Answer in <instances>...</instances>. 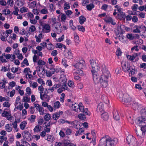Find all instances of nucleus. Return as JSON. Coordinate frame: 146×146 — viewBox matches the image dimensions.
<instances>
[{
	"label": "nucleus",
	"instance_id": "bf43d9fd",
	"mask_svg": "<svg viewBox=\"0 0 146 146\" xmlns=\"http://www.w3.org/2000/svg\"><path fill=\"white\" fill-rule=\"evenodd\" d=\"M28 9L27 8L22 7L21 8L20 11L21 13L26 12H27Z\"/></svg>",
	"mask_w": 146,
	"mask_h": 146
},
{
	"label": "nucleus",
	"instance_id": "2f4dec72",
	"mask_svg": "<svg viewBox=\"0 0 146 146\" xmlns=\"http://www.w3.org/2000/svg\"><path fill=\"white\" fill-rule=\"evenodd\" d=\"M51 118V116L50 114L49 113H47L44 115V119L46 121L49 120Z\"/></svg>",
	"mask_w": 146,
	"mask_h": 146
},
{
	"label": "nucleus",
	"instance_id": "c03bdc74",
	"mask_svg": "<svg viewBox=\"0 0 146 146\" xmlns=\"http://www.w3.org/2000/svg\"><path fill=\"white\" fill-rule=\"evenodd\" d=\"M10 104L8 102H6L4 103L3 104V106L4 107L9 108L10 106Z\"/></svg>",
	"mask_w": 146,
	"mask_h": 146
},
{
	"label": "nucleus",
	"instance_id": "72a5a7b5",
	"mask_svg": "<svg viewBox=\"0 0 146 146\" xmlns=\"http://www.w3.org/2000/svg\"><path fill=\"white\" fill-rule=\"evenodd\" d=\"M30 98H28L27 96L24 97L22 100V102H29L30 101Z\"/></svg>",
	"mask_w": 146,
	"mask_h": 146
},
{
	"label": "nucleus",
	"instance_id": "37998d69",
	"mask_svg": "<svg viewBox=\"0 0 146 146\" xmlns=\"http://www.w3.org/2000/svg\"><path fill=\"white\" fill-rule=\"evenodd\" d=\"M36 30V28L35 26L32 25L29 28V31L31 32H34Z\"/></svg>",
	"mask_w": 146,
	"mask_h": 146
},
{
	"label": "nucleus",
	"instance_id": "bb28decb",
	"mask_svg": "<svg viewBox=\"0 0 146 146\" xmlns=\"http://www.w3.org/2000/svg\"><path fill=\"white\" fill-rule=\"evenodd\" d=\"M141 131L143 135H145V132L146 131V125L143 126L141 128Z\"/></svg>",
	"mask_w": 146,
	"mask_h": 146
},
{
	"label": "nucleus",
	"instance_id": "69168bd1",
	"mask_svg": "<svg viewBox=\"0 0 146 146\" xmlns=\"http://www.w3.org/2000/svg\"><path fill=\"white\" fill-rule=\"evenodd\" d=\"M65 96V95L63 93L62 94L60 98V101L61 102H64Z\"/></svg>",
	"mask_w": 146,
	"mask_h": 146
},
{
	"label": "nucleus",
	"instance_id": "a878e982",
	"mask_svg": "<svg viewBox=\"0 0 146 146\" xmlns=\"http://www.w3.org/2000/svg\"><path fill=\"white\" fill-rule=\"evenodd\" d=\"M27 124L26 121L22 122L20 124V128L22 130H23Z\"/></svg>",
	"mask_w": 146,
	"mask_h": 146
},
{
	"label": "nucleus",
	"instance_id": "4468645a",
	"mask_svg": "<svg viewBox=\"0 0 146 146\" xmlns=\"http://www.w3.org/2000/svg\"><path fill=\"white\" fill-rule=\"evenodd\" d=\"M86 17L83 15H81L79 17V23L82 25L86 21Z\"/></svg>",
	"mask_w": 146,
	"mask_h": 146
},
{
	"label": "nucleus",
	"instance_id": "20e7f679",
	"mask_svg": "<svg viewBox=\"0 0 146 146\" xmlns=\"http://www.w3.org/2000/svg\"><path fill=\"white\" fill-rule=\"evenodd\" d=\"M90 62L92 68V70H91L92 72H98L100 69L99 64L97 63L95 60L93 59L90 60Z\"/></svg>",
	"mask_w": 146,
	"mask_h": 146
},
{
	"label": "nucleus",
	"instance_id": "09e8293b",
	"mask_svg": "<svg viewBox=\"0 0 146 146\" xmlns=\"http://www.w3.org/2000/svg\"><path fill=\"white\" fill-rule=\"evenodd\" d=\"M70 6L68 4L66 3L64 5V10H66L70 8Z\"/></svg>",
	"mask_w": 146,
	"mask_h": 146
},
{
	"label": "nucleus",
	"instance_id": "39448f33",
	"mask_svg": "<svg viewBox=\"0 0 146 146\" xmlns=\"http://www.w3.org/2000/svg\"><path fill=\"white\" fill-rule=\"evenodd\" d=\"M127 143L129 146H137L138 144L135 138L131 135H129L126 138Z\"/></svg>",
	"mask_w": 146,
	"mask_h": 146
},
{
	"label": "nucleus",
	"instance_id": "e2e57ef3",
	"mask_svg": "<svg viewBox=\"0 0 146 146\" xmlns=\"http://www.w3.org/2000/svg\"><path fill=\"white\" fill-rule=\"evenodd\" d=\"M17 121H16V119H15V122L12 124V125H13V127L15 129H16L17 127Z\"/></svg>",
	"mask_w": 146,
	"mask_h": 146
},
{
	"label": "nucleus",
	"instance_id": "9b49d317",
	"mask_svg": "<svg viewBox=\"0 0 146 146\" xmlns=\"http://www.w3.org/2000/svg\"><path fill=\"white\" fill-rule=\"evenodd\" d=\"M77 106L79 110L81 112H82L83 113H85V114H86V115H89V114L88 113V109L87 108L84 109V107L83 106L79 107V106H78V105H77Z\"/></svg>",
	"mask_w": 146,
	"mask_h": 146
},
{
	"label": "nucleus",
	"instance_id": "aec40b11",
	"mask_svg": "<svg viewBox=\"0 0 146 146\" xmlns=\"http://www.w3.org/2000/svg\"><path fill=\"white\" fill-rule=\"evenodd\" d=\"M86 114H85V113H81L79 114L78 115V117L80 120H83L86 118Z\"/></svg>",
	"mask_w": 146,
	"mask_h": 146
},
{
	"label": "nucleus",
	"instance_id": "0eeeda50",
	"mask_svg": "<svg viewBox=\"0 0 146 146\" xmlns=\"http://www.w3.org/2000/svg\"><path fill=\"white\" fill-rule=\"evenodd\" d=\"M22 135L24 139L27 141H30L31 139V135L29 131H25L23 132Z\"/></svg>",
	"mask_w": 146,
	"mask_h": 146
},
{
	"label": "nucleus",
	"instance_id": "a211bd4d",
	"mask_svg": "<svg viewBox=\"0 0 146 146\" xmlns=\"http://www.w3.org/2000/svg\"><path fill=\"white\" fill-rule=\"evenodd\" d=\"M113 117L114 119L116 120L119 119V116L118 112L117 111H114L113 112Z\"/></svg>",
	"mask_w": 146,
	"mask_h": 146
},
{
	"label": "nucleus",
	"instance_id": "6e6d98bb",
	"mask_svg": "<svg viewBox=\"0 0 146 146\" xmlns=\"http://www.w3.org/2000/svg\"><path fill=\"white\" fill-rule=\"evenodd\" d=\"M38 64L39 65H44L45 64V62L44 61L41 60H39L38 62Z\"/></svg>",
	"mask_w": 146,
	"mask_h": 146
},
{
	"label": "nucleus",
	"instance_id": "6e6552de",
	"mask_svg": "<svg viewBox=\"0 0 146 146\" xmlns=\"http://www.w3.org/2000/svg\"><path fill=\"white\" fill-rule=\"evenodd\" d=\"M85 61L83 60H79V61H78L75 65L73 66L75 67L76 68L82 69L84 66V64Z\"/></svg>",
	"mask_w": 146,
	"mask_h": 146
},
{
	"label": "nucleus",
	"instance_id": "5701e85b",
	"mask_svg": "<svg viewBox=\"0 0 146 146\" xmlns=\"http://www.w3.org/2000/svg\"><path fill=\"white\" fill-rule=\"evenodd\" d=\"M94 7V5L92 3H90L86 6V8L89 11H91Z\"/></svg>",
	"mask_w": 146,
	"mask_h": 146
},
{
	"label": "nucleus",
	"instance_id": "ea45409f",
	"mask_svg": "<svg viewBox=\"0 0 146 146\" xmlns=\"http://www.w3.org/2000/svg\"><path fill=\"white\" fill-rule=\"evenodd\" d=\"M7 139L6 137L0 136V143H2L4 141H6Z\"/></svg>",
	"mask_w": 146,
	"mask_h": 146
},
{
	"label": "nucleus",
	"instance_id": "13d9d810",
	"mask_svg": "<svg viewBox=\"0 0 146 146\" xmlns=\"http://www.w3.org/2000/svg\"><path fill=\"white\" fill-rule=\"evenodd\" d=\"M65 13L68 16L70 17L72 13V12L71 10H68L65 11Z\"/></svg>",
	"mask_w": 146,
	"mask_h": 146
},
{
	"label": "nucleus",
	"instance_id": "c756f323",
	"mask_svg": "<svg viewBox=\"0 0 146 146\" xmlns=\"http://www.w3.org/2000/svg\"><path fill=\"white\" fill-rule=\"evenodd\" d=\"M69 23L70 27L72 30H75L76 29V27L73 25V20H70L69 22Z\"/></svg>",
	"mask_w": 146,
	"mask_h": 146
},
{
	"label": "nucleus",
	"instance_id": "b1692460",
	"mask_svg": "<svg viewBox=\"0 0 146 146\" xmlns=\"http://www.w3.org/2000/svg\"><path fill=\"white\" fill-rule=\"evenodd\" d=\"M125 28V26L123 25H121L120 26H118L117 27V30L119 31H121V33H123V32H124V28Z\"/></svg>",
	"mask_w": 146,
	"mask_h": 146
},
{
	"label": "nucleus",
	"instance_id": "6ab92c4d",
	"mask_svg": "<svg viewBox=\"0 0 146 146\" xmlns=\"http://www.w3.org/2000/svg\"><path fill=\"white\" fill-rule=\"evenodd\" d=\"M16 2L17 3V6L21 7L24 5L25 1L24 0H17Z\"/></svg>",
	"mask_w": 146,
	"mask_h": 146
},
{
	"label": "nucleus",
	"instance_id": "473e14b6",
	"mask_svg": "<svg viewBox=\"0 0 146 146\" xmlns=\"http://www.w3.org/2000/svg\"><path fill=\"white\" fill-rule=\"evenodd\" d=\"M112 18L111 17H109L108 18H106L104 19V21L109 24L111 23L112 21Z\"/></svg>",
	"mask_w": 146,
	"mask_h": 146
},
{
	"label": "nucleus",
	"instance_id": "dca6fc26",
	"mask_svg": "<svg viewBox=\"0 0 146 146\" xmlns=\"http://www.w3.org/2000/svg\"><path fill=\"white\" fill-rule=\"evenodd\" d=\"M121 64L122 65L121 67L122 68L123 70L125 72H127L130 70L128 66H126L125 63H124L123 64L122 63Z\"/></svg>",
	"mask_w": 146,
	"mask_h": 146
},
{
	"label": "nucleus",
	"instance_id": "9d476101",
	"mask_svg": "<svg viewBox=\"0 0 146 146\" xmlns=\"http://www.w3.org/2000/svg\"><path fill=\"white\" fill-rule=\"evenodd\" d=\"M34 106L36 108V109L39 111L40 115L44 114V110L43 107L41 106L38 104H35Z\"/></svg>",
	"mask_w": 146,
	"mask_h": 146
},
{
	"label": "nucleus",
	"instance_id": "79ce46f5",
	"mask_svg": "<svg viewBox=\"0 0 146 146\" xmlns=\"http://www.w3.org/2000/svg\"><path fill=\"white\" fill-rule=\"evenodd\" d=\"M126 36L127 38L131 40H133L134 38V37L131 34H127Z\"/></svg>",
	"mask_w": 146,
	"mask_h": 146
},
{
	"label": "nucleus",
	"instance_id": "4c0bfd02",
	"mask_svg": "<svg viewBox=\"0 0 146 146\" xmlns=\"http://www.w3.org/2000/svg\"><path fill=\"white\" fill-rule=\"evenodd\" d=\"M122 53V52L121 51L120 48H118L116 52V54L117 56H120L121 55Z\"/></svg>",
	"mask_w": 146,
	"mask_h": 146
},
{
	"label": "nucleus",
	"instance_id": "864d4df0",
	"mask_svg": "<svg viewBox=\"0 0 146 146\" xmlns=\"http://www.w3.org/2000/svg\"><path fill=\"white\" fill-rule=\"evenodd\" d=\"M84 131V130H82V129H80L79 131L76 132L75 135L76 136H77L78 134L80 135Z\"/></svg>",
	"mask_w": 146,
	"mask_h": 146
},
{
	"label": "nucleus",
	"instance_id": "3c124183",
	"mask_svg": "<svg viewBox=\"0 0 146 146\" xmlns=\"http://www.w3.org/2000/svg\"><path fill=\"white\" fill-rule=\"evenodd\" d=\"M77 105H78V104H77L75 103L74 105L72 107V108L74 109V111L77 112L78 110V108L77 106Z\"/></svg>",
	"mask_w": 146,
	"mask_h": 146
},
{
	"label": "nucleus",
	"instance_id": "ddd939ff",
	"mask_svg": "<svg viewBox=\"0 0 146 146\" xmlns=\"http://www.w3.org/2000/svg\"><path fill=\"white\" fill-rule=\"evenodd\" d=\"M46 30V31L44 32V33H47L49 32L50 31V27L48 24H45L42 27V31H44V29Z\"/></svg>",
	"mask_w": 146,
	"mask_h": 146
},
{
	"label": "nucleus",
	"instance_id": "0e129e2a",
	"mask_svg": "<svg viewBox=\"0 0 146 146\" xmlns=\"http://www.w3.org/2000/svg\"><path fill=\"white\" fill-rule=\"evenodd\" d=\"M132 21L134 23H136L138 21L137 17L136 16H133L132 18Z\"/></svg>",
	"mask_w": 146,
	"mask_h": 146
},
{
	"label": "nucleus",
	"instance_id": "cd10ccee",
	"mask_svg": "<svg viewBox=\"0 0 146 146\" xmlns=\"http://www.w3.org/2000/svg\"><path fill=\"white\" fill-rule=\"evenodd\" d=\"M5 53H3L2 55L0 56V60L2 62H6V60L3 58V56L5 57Z\"/></svg>",
	"mask_w": 146,
	"mask_h": 146
},
{
	"label": "nucleus",
	"instance_id": "2eb2a0df",
	"mask_svg": "<svg viewBox=\"0 0 146 146\" xmlns=\"http://www.w3.org/2000/svg\"><path fill=\"white\" fill-rule=\"evenodd\" d=\"M65 57L69 59L72 58V54L70 51H68V52L65 53L64 54Z\"/></svg>",
	"mask_w": 146,
	"mask_h": 146
},
{
	"label": "nucleus",
	"instance_id": "a19ab883",
	"mask_svg": "<svg viewBox=\"0 0 146 146\" xmlns=\"http://www.w3.org/2000/svg\"><path fill=\"white\" fill-rule=\"evenodd\" d=\"M9 113L7 111H4L2 114L3 117H6L9 115Z\"/></svg>",
	"mask_w": 146,
	"mask_h": 146
},
{
	"label": "nucleus",
	"instance_id": "412c9836",
	"mask_svg": "<svg viewBox=\"0 0 146 146\" xmlns=\"http://www.w3.org/2000/svg\"><path fill=\"white\" fill-rule=\"evenodd\" d=\"M60 86V84H57L54 85L51 88H50L49 90H50L51 92H53L54 89H56L58 88H59Z\"/></svg>",
	"mask_w": 146,
	"mask_h": 146
},
{
	"label": "nucleus",
	"instance_id": "de8ad7c7",
	"mask_svg": "<svg viewBox=\"0 0 146 146\" xmlns=\"http://www.w3.org/2000/svg\"><path fill=\"white\" fill-rule=\"evenodd\" d=\"M37 82L39 84H41V85H44L45 83L44 81H43V80L41 78H39L37 79Z\"/></svg>",
	"mask_w": 146,
	"mask_h": 146
},
{
	"label": "nucleus",
	"instance_id": "603ef678",
	"mask_svg": "<svg viewBox=\"0 0 146 146\" xmlns=\"http://www.w3.org/2000/svg\"><path fill=\"white\" fill-rule=\"evenodd\" d=\"M23 72L24 73H27L28 72L31 73L32 72V71L29 68H26L24 69Z\"/></svg>",
	"mask_w": 146,
	"mask_h": 146
},
{
	"label": "nucleus",
	"instance_id": "f03ea898",
	"mask_svg": "<svg viewBox=\"0 0 146 146\" xmlns=\"http://www.w3.org/2000/svg\"><path fill=\"white\" fill-rule=\"evenodd\" d=\"M107 136L103 137L100 141L99 146H114L117 142V139H112L110 137L107 138Z\"/></svg>",
	"mask_w": 146,
	"mask_h": 146
},
{
	"label": "nucleus",
	"instance_id": "052dcab7",
	"mask_svg": "<svg viewBox=\"0 0 146 146\" xmlns=\"http://www.w3.org/2000/svg\"><path fill=\"white\" fill-rule=\"evenodd\" d=\"M23 63L25 64L27 66H28L29 65V63H28V61L27 59L26 58L24 59L23 62H22L21 64H22Z\"/></svg>",
	"mask_w": 146,
	"mask_h": 146
},
{
	"label": "nucleus",
	"instance_id": "8fccbe9b",
	"mask_svg": "<svg viewBox=\"0 0 146 146\" xmlns=\"http://www.w3.org/2000/svg\"><path fill=\"white\" fill-rule=\"evenodd\" d=\"M82 69L79 68L76 71V72L80 75H82L83 74V71L81 70Z\"/></svg>",
	"mask_w": 146,
	"mask_h": 146
},
{
	"label": "nucleus",
	"instance_id": "4be33fe9",
	"mask_svg": "<svg viewBox=\"0 0 146 146\" xmlns=\"http://www.w3.org/2000/svg\"><path fill=\"white\" fill-rule=\"evenodd\" d=\"M10 125L11 126H12L11 124H8L6 125L5 127L7 131L9 132L12 131L13 128L12 127H10Z\"/></svg>",
	"mask_w": 146,
	"mask_h": 146
},
{
	"label": "nucleus",
	"instance_id": "a18cd8bd",
	"mask_svg": "<svg viewBox=\"0 0 146 146\" xmlns=\"http://www.w3.org/2000/svg\"><path fill=\"white\" fill-rule=\"evenodd\" d=\"M77 27L78 30L80 31H81L83 32L85 31V29L82 26H78Z\"/></svg>",
	"mask_w": 146,
	"mask_h": 146
},
{
	"label": "nucleus",
	"instance_id": "680f3d73",
	"mask_svg": "<svg viewBox=\"0 0 146 146\" xmlns=\"http://www.w3.org/2000/svg\"><path fill=\"white\" fill-rule=\"evenodd\" d=\"M26 90L28 95H30L31 94V89L29 87L27 88Z\"/></svg>",
	"mask_w": 146,
	"mask_h": 146
},
{
	"label": "nucleus",
	"instance_id": "f8f14e48",
	"mask_svg": "<svg viewBox=\"0 0 146 146\" xmlns=\"http://www.w3.org/2000/svg\"><path fill=\"white\" fill-rule=\"evenodd\" d=\"M104 105L102 102L99 103L97 108V111H102L104 110Z\"/></svg>",
	"mask_w": 146,
	"mask_h": 146
},
{
	"label": "nucleus",
	"instance_id": "774afa93",
	"mask_svg": "<svg viewBox=\"0 0 146 146\" xmlns=\"http://www.w3.org/2000/svg\"><path fill=\"white\" fill-rule=\"evenodd\" d=\"M140 67L141 68L144 69H146V63H142L140 65Z\"/></svg>",
	"mask_w": 146,
	"mask_h": 146
},
{
	"label": "nucleus",
	"instance_id": "c9c22d12",
	"mask_svg": "<svg viewBox=\"0 0 146 146\" xmlns=\"http://www.w3.org/2000/svg\"><path fill=\"white\" fill-rule=\"evenodd\" d=\"M7 76L10 79H13L14 78L15 76L10 72H8L7 74Z\"/></svg>",
	"mask_w": 146,
	"mask_h": 146
},
{
	"label": "nucleus",
	"instance_id": "f704fd0d",
	"mask_svg": "<svg viewBox=\"0 0 146 146\" xmlns=\"http://www.w3.org/2000/svg\"><path fill=\"white\" fill-rule=\"evenodd\" d=\"M60 80L62 82H66V76L64 74L61 75L60 78Z\"/></svg>",
	"mask_w": 146,
	"mask_h": 146
},
{
	"label": "nucleus",
	"instance_id": "c85d7f7f",
	"mask_svg": "<svg viewBox=\"0 0 146 146\" xmlns=\"http://www.w3.org/2000/svg\"><path fill=\"white\" fill-rule=\"evenodd\" d=\"M74 40L75 42V45H77L80 42L79 37L77 35L75 36L74 37Z\"/></svg>",
	"mask_w": 146,
	"mask_h": 146
},
{
	"label": "nucleus",
	"instance_id": "393cba45",
	"mask_svg": "<svg viewBox=\"0 0 146 146\" xmlns=\"http://www.w3.org/2000/svg\"><path fill=\"white\" fill-rule=\"evenodd\" d=\"M42 127L41 126L36 125L34 129V131L35 132H38L41 130Z\"/></svg>",
	"mask_w": 146,
	"mask_h": 146
},
{
	"label": "nucleus",
	"instance_id": "5fc2aeb1",
	"mask_svg": "<svg viewBox=\"0 0 146 146\" xmlns=\"http://www.w3.org/2000/svg\"><path fill=\"white\" fill-rule=\"evenodd\" d=\"M138 6L137 4H134L133 6L132 7L131 9L133 11H135L137 10Z\"/></svg>",
	"mask_w": 146,
	"mask_h": 146
},
{
	"label": "nucleus",
	"instance_id": "4d7b16f0",
	"mask_svg": "<svg viewBox=\"0 0 146 146\" xmlns=\"http://www.w3.org/2000/svg\"><path fill=\"white\" fill-rule=\"evenodd\" d=\"M66 19V16L64 14H62L61 16V21H64Z\"/></svg>",
	"mask_w": 146,
	"mask_h": 146
},
{
	"label": "nucleus",
	"instance_id": "7c9ffc66",
	"mask_svg": "<svg viewBox=\"0 0 146 146\" xmlns=\"http://www.w3.org/2000/svg\"><path fill=\"white\" fill-rule=\"evenodd\" d=\"M60 106V104L59 101H56L54 103V107L55 108H58Z\"/></svg>",
	"mask_w": 146,
	"mask_h": 146
},
{
	"label": "nucleus",
	"instance_id": "7ed1b4c3",
	"mask_svg": "<svg viewBox=\"0 0 146 146\" xmlns=\"http://www.w3.org/2000/svg\"><path fill=\"white\" fill-rule=\"evenodd\" d=\"M141 116L135 120L136 123L140 125L141 124H146V108H143L141 111Z\"/></svg>",
	"mask_w": 146,
	"mask_h": 146
},
{
	"label": "nucleus",
	"instance_id": "338daca9",
	"mask_svg": "<svg viewBox=\"0 0 146 146\" xmlns=\"http://www.w3.org/2000/svg\"><path fill=\"white\" fill-rule=\"evenodd\" d=\"M40 12L41 13L43 14H46L48 13L47 10L45 9H44L41 10Z\"/></svg>",
	"mask_w": 146,
	"mask_h": 146
},
{
	"label": "nucleus",
	"instance_id": "e433bc0d",
	"mask_svg": "<svg viewBox=\"0 0 146 146\" xmlns=\"http://www.w3.org/2000/svg\"><path fill=\"white\" fill-rule=\"evenodd\" d=\"M60 115L58 113H56L53 114V118L55 120H57L60 117Z\"/></svg>",
	"mask_w": 146,
	"mask_h": 146
},
{
	"label": "nucleus",
	"instance_id": "1a4fd4ad",
	"mask_svg": "<svg viewBox=\"0 0 146 146\" xmlns=\"http://www.w3.org/2000/svg\"><path fill=\"white\" fill-rule=\"evenodd\" d=\"M55 26V28L56 30V32L57 34H60L62 31V28L61 24L57 22L54 25Z\"/></svg>",
	"mask_w": 146,
	"mask_h": 146
},
{
	"label": "nucleus",
	"instance_id": "f3484780",
	"mask_svg": "<svg viewBox=\"0 0 146 146\" xmlns=\"http://www.w3.org/2000/svg\"><path fill=\"white\" fill-rule=\"evenodd\" d=\"M101 117L105 121L107 120L109 117L108 114L107 112H104L102 114Z\"/></svg>",
	"mask_w": 146,
	"mask_h": 146
},
{
	"label": "nucleus",
	"instance_id": "423d86ee",
	"mask_svg": "<svg viewBox=\"0 0 146 146\" xmlns=\"http://www.w3.org/2000/svg\"><path fill=\"white\" fill-rule=\"evenodd\" d=\"M132 99L127 94L123 95L122 99V102L125 105L129 104L131 101Z\"/></svg>",
	"mask_w": 146,
	"mask_h": 146
},
{
	"label": "nucleus",
	"instance_id": "f257e3e1",
	"mask_svg": "<svg viewBox=\"0 0 146 146\" xmlns=\"http://www.w3.org/2000/svg\"><path fill=\"white\" fill-rule=\"evenodd\" d=\"M102 74L100 78L98 72L92 73L93 80L95 84L100 82L101 86L104 88H106L108 85V82L111 77L110 72L106 68L102 69Z\"/></svg>",
	"mask_w": 146,
	"mask_h": 146
},
{
	"label": "nucleus",
	"instance_id": "49530a36",
	"mask_svg": "<svg viewBox=\"0 0 146 146\" xmlns=\"http://www.w3.org/2000/svg\"><path fill=\"white\" fill-rule=\"evenodd\" d=\"M38 89L40 91V94H42L43 93L44 89L42 85L39 86Z\"/></svg>",
	"mask_w": 146,
	"mask_h": 146
},
{
	"label": "nucleus",
	"instance_id": "58836bf2",
	"mask_svg": "<svg viewBox=\"0 0 146 146\" xmlns=\"http://www.w3.org/2000/svg\"><path fill=\"white\" fill-rule=\"evenodd\" d=\"M68 86L70 87L73 88L74 87V82L72 81H68Z\"/></svg>",
	"mask_w": 146,
	"mask_h": 146
}]
</instances>
